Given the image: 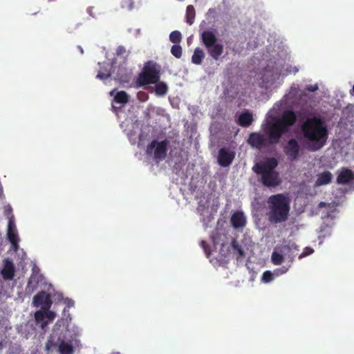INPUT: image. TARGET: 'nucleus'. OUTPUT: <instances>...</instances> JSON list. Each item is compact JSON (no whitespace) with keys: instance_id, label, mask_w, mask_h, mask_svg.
<instances>
[{"instance_id":"obj_1","label":"nucleus","mask_w":354,"mask_h":354,"mask_svg":"<svg viewBox=\"0 0 354 354\" xmlns=\"http://www.w3.org/2000/svg\"><path fill=\"white\" fill-rule=\"evenodd\" d=\"M304 138L307 142V149L317 151L326 145L328 139V129L323 118L313 116L306 118L301 125Z\"/></svg>"},{"instance_id":"obj_2","label":"nucleus","mask_w":354,"mask_h":354,"mask_svg":"<svg viewBox=\"0 0 354 354\" xmlns=\"http://www.w3.org/2000/svg\"><path fill=\"white\" fill-rule=\"evenodd\" d=\"M297 116L292 110L285 111L280 118L273 119L270 126V138L274 142H279L282 136L289 131L290 127L295 124Z\"/></svg>"},{"instance_id":"obj_3","label":"nucleus","mask_w":354,"mask_h":354,"mask_svg":"<svg viewBox=\"0 0 354 354\" xmlns=\"http://www.w3.org/2000/svg\"><path fill=\"white\" fill-rule=\"evenodd\" d=\"M268 209L266 216L268 221L273 224L286 221L290 212V201H267Z\"/></svg>"},{"instance_id":"obj_4","label":"nucleus","mask_w":354,"mask_h":354,"mask_svg":"<svg viewBox=\"0 0 354 354\" xmlns=\"http://www.w3.org/2000/svg\"><path fill=\"white\" fill-rule=\"evenodd\" d=\"M161 66L153 60L145 63L142 71L139 73L136 85L138 87L153 84L160 80Z\"/></svg>"},{"instance_id":"obj_5","label":"nucleus","mask_w":354,"mask_h":354,"mask_svg":"<svg viewBox=\"0 0 354 354\" xmlns=\"http://www.w3.org/2000/svg\"><path fill=\"white\" fill-rule=\"evenodd\" d=\"M201 40L206 48L208 54L215 60H218L223 53V46L217 43V37L214 32L206 30L201 33Z\"/></svg>"},{"instance_id":"obj_6","label":"nucleus","mask_w":354,"mask_h":354,"mask_svg":"<svg viewBox=\"0 0 354 354\" xmlns=\"http://www.w3.org/2000/svg\"><path fill=\"white\" fill-rule=\"evenodd\" d=\"M266 132L268 133V137H266L264 135L253 132L251 133L248 139V143L253 148H256L257 149H262L266 148L272 145L278 144L279 142H274L270 138V126L268 124Z\"/></svg>"},{"instance_id":"obj_7","label":"nucleus","mask_w":354,"mask_h":354,"mask_svg":"<svg viewBox=\"0 0 354 354\" xmlns=\"http://www.w3.org/2000/svg\"><path fill=\"white\" fill-rule=\"evenodd\" d=\"M271 255V260L274 265H281L284 260L283 255H288L290 261H292L295 257V251H299L298 247L295 244L282 245L276 248Z\"/></svg>"},{"instance_id":"obj_8","label":"nucleus","mask_w":354,"mask_h":354,"mask_svg":"<svg viewBox=\"0 0 354 354\" xmlns=\"http://www.w3.org/2000/svg\"><path fill=\"white\" fill-rule=\"evenodd\" d=\"M169 141L165 139L162 141L158 142L153 140L147 147V153H151L153 151V158L157 162L163 160L167 156Z\"/></svg>"},{"instance_id":"obj_9","label":"nucleus","mask_w":354,"mask_h":354,"mask_svg":"<svg viewBox=\"0 0 354 354\" xmlns=\"http://www.w3.org/2000/svg\"><path fill=\"white\" fill-rule=\"evenodd\" d=\"M300 151V145L295 138L290 139L283 147L284 153L291 161L296 160L299 158Z\"/></svg>"},{"instance_id":"obj_10","label":"nucleus","mask_w":354,"mask_h":354,"mask_svg":"<svg viewBox=\"0 0 354 354\" xmlns=\"http://www.w3.org/2000/svg\"><path fill=\"white\" fill-rule=\"evenodd\" d=\"M32 304L35 307L41 306L42 310H48L52 305L50 295L41 290L34 296Z\"/></svg>"},{"instance_id":"obj_11","label":"nucleus","mask_w":354,"mask_h":354,"mask_svg":"<svg viewBox=\"0 0 354 354\" xmlns=\"http://www.w3.org/2000/svg\"><path fill=\"white\" fill-rule=\"evenodd\" d=\"M257 174L261 175V183L266 187H274L279 184L278 173L275 171L259 172V170H253Z\"/></svg>"},{"instance_id":"obj_12","label":"nucleus","mask_w":354,"mask_h":354,"mask_svg":"<svg viewBox=\"0 0 354 354\" xmlns=\"http://www.w3.org/2000/svg\"><path fill=\"white\" fill-rule=\"evenodd\" d=\"M234 158V151H230L225 147L218 150V162L221 167H229L232 163Z\"/></svg>"},{"instance_id":"obj_13","label":"nucleus","mask_w":354,"mask_h":354,"mask_svg":"<svg viewBox=\"0 0 354 354\" xmlns=\"http://www.w3.org/2000/svg\"><path fill=\"white\" fill-rule=\"evenodd\" d=\"M7 236L8 241L10 242L11 249L13 251L17 252L19 248V237L16 227L12 224L11 221H9Z\"/></svg>"},{"instance_id":"obj_14","label":"nucleus","mask_w":354,"mask_h":354,"mask_svg":"<svg viewBox=\"0 0 354 354\" xmlns=\"http://www.w3.org/2000/svg\"><path fill=\"white\" fill-rule=\"evenodd\" d=\"M278 165L277 160L274 158H270L263 162L257 163L252 168L253 170H259V172L274 171V169Z\"/></svg>"},{"instance_id":"obj_15","label":"nucleus","mask_w":354,"mask_h":354,"mask_svg":"<svg viewBox=\"0 0 354 354\" xmlns=\"http://www.w3.org/2000/svg\"><path fill=\"white\" fill-rule=\"evenodd\" d=\"M339 203L335 201H333L330 203H326L325 202L321 201L318 205L319 208L325 207L326 212H324V218H334L337 212V207Z\"/></svg>"},{"instance_id":"obj_16","label":"nucleus","mask_w":354,"mask_h":354,"mask_svg":"<svg viewBox=\"0 0 354 354\" xmlns=\"http://www.w3.org/2000/svg\"><path fill=\"white\" fill-rule=\"evenodd\" d=\"M15 268L13 263L9 259H6L3 268L1 270V275L5 280L10 281L15 277Z\"/></svg>"},{"instance_id":"obj_17","label":"nucleus","mask_w":354,"mask_h":354,"mask_svg":"<svg viewBox=\"0 0 354 354\" xmlns=\"http://www.w3.org/2000/svg\"><path fill=\"white\" fill-rule=\"evenodd\" d=\"M354 180V173L352 170L344 168L337 178L338 184L345 185Z\"/></svg>"},{"instance_id":"obj_18","label":"nucleus","mask_w":354,"mask_h":354,"mask_svg":"<svg viewBox=\"0 0 354 354\" xmlns=\"http://www.w3.org/2000/svg\"><path fill=\"white\" fill-rule=\"evenodd\" d=\"M231 224L234 228L243 227L245 225L246 221L245 218L241 212H236L234 213L230 219Z\"/></svg>"},{"instance_id":"obj_19","label":"nucleus","mask_w":354,"mask_h":354,"mask_svg":"<svg viewBox=\"0 0 354 354\" xmlns=\"http://www.w3.org/2000/svg\"><path fill=\"white\" fill-rule=\"evenodd\" d=\"M254 119L252 114L246 111L241 113L238 118L237 124L242 127H248L252 123Z\"/></svg>"},{"instance_id":"obj_20","label":"nucleus","mask_w":354,"mask_h":354,"mask_svg":"<svg viewBox=\"0 0 354 354\" xmlns=\"http://www.w3.org/2000/svg\"><path fill=\"white\" fill-rule=\"evenodd\" d=\"M57 351L59 354H73L75 353V349L71 341L66 342L64 340H62L58 345Z\"/></svg>"},{"instance_id":"obj_21","label":"nucleus","mask_w":354,"mask_h":354,"mask_svg":"<svg viewBox=\"0 0 354 354\" xmlns=\"http://www.w3.org/2000/svg\"><path fill=\"white\" fill-rule=\"evenodd\" d=\"M332 180V174L329 171H325L317 175L315 181L316 186L324 185L330 183Z\"/></svg>"},{"instance_id":"obj_22","label":"nucleus","mask_w":354,"mask_h":354,"mask_svg":"<svg viewBox=\"0 0 354 354\" xmlns=\"http://www.w3.org/2000/svg\"><path fill=\"white\" fill-rule=\"evenodd\" d=\"M231 245L232 248L233 253L234 254H237V260H240L245 257V252L243 248L239 243L237 242L236 239H233L231 243Z\"/></svg>"},{"instance_id":"obj_23","label":"nucleus","mask_w":354,"mask_h":354,"mask_svg":"<svg viewBox=\"0 0 354 354\" xmlns=\"http://www.w3.org/2000/svg\"><path fill=\"white\" fill-rule=\"evenodd\" d=\"M39 282V280L38 276L31 275L26 288V292L30 294L33 292L37 289Z\"/></svg>"},{"instance_id":"obj_24","label":"nucleus","mask_w":354,"mask_h":354,"mask_svg":"<svg viewBox=\"0 0 354 354\" xmlns=\"http://www.w3.org/2000/svg\"><path fill=\"white\" fill-rule=\"evenodd\" d=\"M205 57V53L202 49L197 47L195 48L194 53L192 56V62L193 64L199 65L202 63Z\"/></svg>"},{"instance_id":"obj_25","label":"nucleus","mask_w":354,"mask_h":354,"mask_svg":"<svg viewBox=\"0 0 354 354\" xmlns=\"http://www.w3.org/2000/svg\"><path fill=\"white\" fill-rule=\"evenodd\" d=\"M196 12L192 5L187 6L186 9V22L189 25H192L195 19Z\"/></svg>"},{"instance_id":"obj_26","label":"nucleus","mask_w":354,"mask_h":354,"mask_svg":"<svg viewBox=\"0 0 354 354\" xmlns=\"http://www.w3.org/2000/svg\"><path fill=\"white\" fill-rule=\"evenodd\" d=\"M129 100V97L128 94L124 91H118L114 97V101L117 103L125 104Z\"/></svg>"},{"instance_id":"obj_27","label":"nucleus","mask_w":354,"mask_h":354,"mask_svg":"<svg viewBox=\"0 0 354 354\" xmlns=\"http://www.w3.org/2000/svg\"><path fill=\"white\" fill-rule=\"evenodd\" d=\"M155 84V93L157 95H165L167 94L168 86L165 82L158 81Z\"/></svg>"},{"instance_id":"obj_28","label":"nucleus","mask_w":354,"mask_h":354,"mask_svg":"<svg viewBox=\"0 0 354 354\" xmlns=\"http://www.w3.org/2000/svg\"><path fill=\"white\" fill-rule=\"evenodd\" d=\"M169 40L174 44H178L182 40V35L180 31H172L169 35Z\"/></svg>"},{"instance_id":"obj_29","label":"nucleus","mask_w":354,"mask_h":354,"mask_svg":"<svg viewBox=\"0 0 354 354\" xmlns=\"http://www.w3.org/2000/svg\"><path fill=\"white\" fill-rule=\"evenodd\" d=\"M171 53L176 58H180L183 54L182 47L179 44H174L171 48Z\"/></svg>"},{"instance_id":"obj_30","label":"nucleus","mask_w":354,"mask_h":354,"mask_svg":"<svg viewBox=\"0 0 354 354\" xmlns=\"http://www.w3.org/2000/svg\"><path fill=\"white\" fill-rule=\"evenodd\" d=\"M46 312L44 310H39L35 313V319L37 323H40L44 321L46 317Z\"/></svg>"},{"instance_id":"obj_31","label":"nucleus","mask_w":354,"mask_h":354,"mask_svg":"<svg viewBox=\"0 0 354 354\" xmlns=\"http://www.w3.org/2000/svg\"><path fill=\"white\" fill-rule=\"evenodd\" d=\"M274 279V274L269 270L265 271L263 273L262 281L265 283H268Z\"/></svg>"},{"instance_id":"obj_32","label":"nucleus","mask_w":354,"mask_h":354,"mask_svg":"<svg viewBox=\"0 0 354 354\" xmlns=\"http://www.w3.org/2000/svg\"><path fill=\"white\" fill-rule=\"evenodd\" d=\"M56 346H58V344L54 341L52 337H50L46 343V351L48 353L53 348Z\"/></svg>"},{"instance_id":"obj_33","label":"nucleus","mask_w":354,"mask_h":354,"mask_svg":"<svg viewBox=\"0 0 354 354\" xmlns=\"http://www.w3.org/2000/svg\"><path fill=\"white\" fill-rule=\"evenodd\" d=\"M314 252L313 249L310 248H306L304 250L303 252H301L299 255V259H301L302 258L305 257H307L310 254H311L313 252Z\"/></svg>"},{"instance_id":"obj_34","label":"nucleus","mask_w":354,"mask_h":354,"mask_svg":"<svg viewBox=\"0 0 354 354\" xmlns=\"http://www.w3.org/2000/svg\"><path fill=\"white\" fill-rule=\"evenodd\" d=\"M110 76H111V73L109 71H106V72L99 71L97 75V77L100 80H102L107 79Z\"/></svg>"},{"instance_id":"obj_35","label":"nucleus","mask_w":354,"mask_h":354,"mask_svg":"<svg viewBox=\"0 0 354 354\" xmlns=\"http://www.w3.org/2000/svg\"><path fill=\"white\" fill-rule=\"evenodd\" d=\"M138 98L140 101H145L148 99V94L144 91H139L138 93Z\"/></svg>"},{"instance_id":"obj_36","label":"nucleus","mask_w":354,"mask_h":354,"mask_svg":"<svg viewBox=\"0 0 354 354\" xmlns=\"http://www.w3.org/2000/svg\"><path fill=\"white\" fill-rule=\"evenodd\" d=\"M46 312V317L48 318L49 321H53L55 318V313L53 311H50L49 310H44Z\"/></svg>"},{"instance_id":"obj_37","label":"nucleus","mask_w":354,"mask_h":354,"mask_svg":"<svg viewBox=\"0 0 354 354\" xmlns=\"http://www.w3.org/2000/svg\"><path fill=\"white\" fill-rule=\"evenodd\" d=\"M201 245L205 250V252L206 253L207 256L209 257V255L210 254V252L209 251V247L207 243L205 241H202L201 242Z\"/></svg>"},{"instance_id":"obj_38","label":"nucleus","mask_w":354,"mask_h":354,"mask_svg":"<svg viewBox=\"0 0 354 354\" xmlns=\"http://www.w3.org/2000/svg\"><path fill=\"white\" fill-rule=\"evenodd\" d=\"M317 89H318L317 84H309L306 86V90L310 91V92L316 91Z\"/></svg>"},{"instance_id":"obj_39","label":"nucleus","mask_w":354,"mask_h":354,"mask_svg":"<svg viewBox=\"0 0 354 354\" xmlns=\"http://www.w3.org/2000/svg\"><path fill=\"white\" fill-rule=\"evenodd\" d=\"M268 199L272 200V199H286L284 198L282 195L278 194V195H272L269 197Z\"/></svg>"},{"instance_id":"obj_40","label":"nucleus","mask_w":354,"mask_h":354,"mask_svg":"<svg viewBox=\"0 0 354 354\" xmlns=\"http://www.w3.org/2000/svg\"><path fill=\"white\" fill-rule=\"evenodd\" d=\"M125 48L124 47L120 46H119L118 48H117V54L118 55H122L124 53H125Z\"/></svg>"},{"instance_id":"obj_41","label":"nucleus","mask_w":354,"mask_h":354,"mask_svg":"<svg viewBox=\"0 0 354 354\" xmlns=\"http://www.w3.org/2000/svg\"><path fill=\"white\" fill-rule=\"evenodd\" d=\"M288 270V268H281V269H277L276 270L277 272V274L279 275V274H283L284 273H286Z\"/></svg>"},{"instance_id":"obj_42","label":"nucleus","mask_w":354,"mask_h":354,"mask_svg":"<svg viewBox=\"0 0 354 354\" xmlns=\"http://www.w3.org/2000/svg\"><path fill=\"white\" fill-rule=\"evenodd\" d=\"M5 197L4 193H3V188L2 186V184L0 183V199Z\"/></svg>"},{"instance_id":"obj_43","label":"nucleus","mask_w":354,"mask_h":354,"mask_svg":"<svg viewBox=\"0 0 354 354\" xmlns=\"http://www.w3.org/2000/svg\"><path fill=\"white\" fill-rule=\"evenodd\" d=\"M41 323V329H45V328L48 326V321H42Z\"/></svg>"},{"instance_id":"obj_44","label":"nucleus","mask_w":354,"mask_h":354,"mask_svg":"<svg viewBox=\"0 0 354 354\" xmlns=\"http://www.w3.org/2000/svg\"><path fill=\"white\" fill-rule=\"evenodd\" d=\"M79 48H80V51H81V53H83V49L82 48V47L79 46Z\"/></svg>"},{"instance_id":"obj_45","label":"nucleus","mask_w":354,"mask_h":354,"mask_svg":"<svg viewBox=\"0 0 354 354\" xmlns=\"http://www.w3.org/2000/svg\"><path fill=\"white\" fill-rule=\"evenodd\" d=\"M114 91H112L110 94L112 95L113 94Z\"/></svg>"},{"instance_id":"obj_46","label":"nucleus","mask_w":354,"mask_h":354,"mask_svg":"<svg viewBox=\"0 0 354 354\" xmlns=\"http://www.w3.org/2000/svg\"><path fill=\"white\" fill-rule=\"evenodd\" d=\"M213 242H214L215 244L216 243L214 238Z\"/></svg>"},{"instance_id":"obj_47","label":"nucleus","mask_w":354,"mask_h":354,"mask_svg":"<svg viewBox=\"0 0 354 354\" xmlns=\"http://www.w3.org/2000/svg\"><path fill=\"white\" fill-rule=\"evenodd\" d=\"M353 92H354V84H353Z\"/></svg>"}]
</instances>
